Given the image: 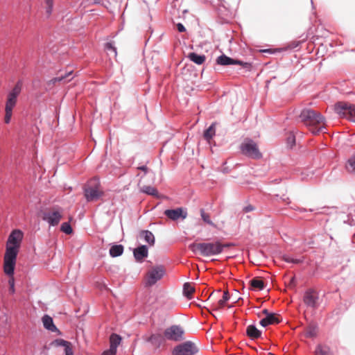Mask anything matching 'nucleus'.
Instances as JSON below:
<instances>
[{"label":"nucleus","instance_id":"43","mask_svg":"<svg viewBox=\"0 0 355 355\" xmlns=\"http://www.w3.org/2000/svg\"><path fill=\"white\" fill-rule=\"evenodd\" d=\"M300 175H301V179L302 180H306V176H309V173H307V170H305L304 171H302Z\"/></svg>","mask_w":355,"mask_h":355},{"label":"nucleus","instance_id":"9","mask_svg":"<svg viewBox=\"0 0 355 355\" xmlns=\"http://www.w3.org/2000/svg\"><path fill=\"white\" fill-rule=\"evenodd\" d=\"M184 331L181 327L172 325L165 329L164 336L166 340L178 342L184 339Z\"/></svg>","mask_w":355,"mask_h":355},{"label":"nucleus","instance_id":"31","mask_svg":"<svg viewBox=\"0 0 355 355\" xmlns=\"http://www.w3.org/2000/svg\"><path fill=\"white\" fill-rule=\"evenodd\" d=\"M200 216L203 221L208 225H210L213 227H215V224L211 220L209 215L207 213H205L204 209L200 210Z\"/></svg>","mask_w":355,"mask_h":355},{"label":"nucleus","instance_id":"38","mask_svg":"<svg viewBox=\"0 0 355 355\" xmlns=\"http://www.w3.org/2000/svg\"><path fill=\"white\" fill-rule=\"evenodd\" d=\"M71 73H72L71 71H69V73H66L65 76H60L56 77L52 80V82L53 83H55L57 82L62 81V80H65L69 76H70L71 74Z\"/></svg>","mask_w":355,"mask_h":355},{"label":"nucleus","instance_id":"37","mask_svg":"<svg viewBox=\"0 0 355 355\" xmlns=\"http://www.w3.org/2000/svg\"><path fill=\"white\" fill-rule=\"evenodd\" d=\"M306 336L308 337V338H313L314 336H315L316 335V331H315V329L314 327H309L308 329L306 330Z\"/></svg>","mask_w":355,"mask_h":355},{"label":"nucleus","instance_id":"30","mask_svg":"<svg viewBox=\"0 0 355 355\" xmlns=\"http://www.w3.org/2000/svg\"><path fill=\"white\" fill-rule=\"evenodd\" d=\"M282 259L287 263H291L293 264H298L300 263H302L303 261L302 259L294 258L288 254H284L282 256Z\"/></svg>","mask_w":355,"mask_h":355},{"label":"nucleus","instance_id":"7","mask_svg":"<svg viewBox=\"0 0 355 355\" xmlns=\"http://www.w3.org/2000/svg\"><path fill=\"white\" fill-rule=\"evenodd\" d=\"M85 196L87 201H96L103 195V191L99 189V184L97 180H92L87 186L85 187Z\"/></svg>","mask_w":355,"mask_h":355},{"label":"nucleus","instance_id":"25","mask_svg":"<svg viewBox=\"0 0 355 355\" xmlns=\"http://www.w3.org/2000/svg\"><path fill=\"white\" fill-rule=\"evenodd\" d=\"M250 286L258 291H261L264 288L265 284L263 280L259 278H254L250 280Z\"/></svg>","mask_w":355,"mask_h":355},{"label":"nucleus","instance_id":"13","mask_svg":"<svg viewBox=\"0 0 355 355\" xmlns=\"http://www.w3.org/2000/svg\"><path fill=\"white\" fill-rule=\"evenodd\" d=\"M164 214L172 220H177L180 218L184 219L187 216V212L181 207L175 209H166L164 211Z\"/></svg>","mask_w":355,"mask_h":355},{"label":"nucleus","instance_id":"42","mask_svg":"<svg viewBox=\"0 0 355 355\" xmlns=\"http://www.w3.org/2000/svg\"><path fill=\"white\" fill-rule=\"evenodd\" d=\"M177 29L180 33L184 32L186 31L184 25L182 24H181V23H178L177 24Z\"/></svg>","mask_w":355,"mask_h":355},{"label":"nucleus","instance_id":"22","mask_svg":"<svg viewBox=\"0 0 355 355\" xmlns=\"http://www.w3.org/2000/svg\"><path fill=\"white\" fill-rule=\"evenodd\" d=\"M187 57L191 61L199 65L203 64L206 60L205 55H198L193 52L189 53Z\"/></svg>","mask_w":355,"mask_h":355},{"label":"nucleus","instance_id":"21","mask_svg":"<svg viewBox=\"0 0 355 355\" xmlns=\"http://www.w3.org/2000/svg\"><path fill=\"white\" fill-rule=\"evenodd\" d=\"M121 341V338L120 336L116 334H111L110 337V348L116 352L117 347L120 345Z\"/></svg>","mask_w":355,"mask_h":355},{"label":"nucleus","instance_id":"46","mask_svg":"<svg viewBox=\"0 0 355 355\" xmlns=\"http://www.w3.org/2000/svg\"><path fill=\"white\" fill-rule=\"evenodd\" d=\"M240 299H241V298H240V297H239L237 300H236V299L234 300V303H236V301H237V300H239Z\"/></svg>","mask_w":355,"mask_h":355},{"label":"nucleus","instance_id":"17","mask_svg":"<svg viewBox=\"0 0 355 355\" xmlns=\"http://www.w3.org/2000/svg\"><path fill=\"white\" fill-rule=\"evenodd\" d=\"M133 255L137 262L141 263L148 255V250L146 245H141L133 250Z\"/></svg>","mask_w":355,"mask_h":355},{"label":"nucleus","instance_id":"16","mask_svg":"<svg viewBox=\"0 0 355 355\" xmlns=\"http://www.w3.org/2000/svg\"><path fill=\"white\" fill-rule=\"evenodd\" d=\"M263 313L266 315V317L260 321V324L263 327L270 324H278L280 322L277 315L275 313H270L267 309H264Z\"/></svg>","mask_w":355,"mask_h":355},{"label":"nucleus","instance_id":"11","mask_svg":"<svg viewBox=\"0 0 355 355\" xmlns=\"http://www.w3.org/2000/svg\"><path fill=\"white\" fill-rule=\"evenodd\" d=\"M62 218V212L60 209H53L44 213L42 219L51 226L58 225Z\"/></svg>","mask_w":355,"mask_h":355},{"label":"nucleus","instance_id":"29","mask_svg":"<svg viewBox=\"0 0 355 355\" xmlns=\"http://www.w3.org/2000/svg\"><path fill=\"white\" fill-rule=\"evenodd\" d=\"M162 338L160 334H153L148 338V341L153 345L159 347L162 343Z\"/></svg>","mask_w":355,"mask_h":355},{"label":"nucleus","instance_id":"8","mask_svg":"<svg viewBox=\"0 0 355 355\" xmlns=\"http://www.w3.org/2000/svg\"><path fill=\"white\" fill-rule=\"evenodd\" d=\"M165 270L162 266L153 267L146 274V285L152 286L160 280L164 275Z\"/></svg>","mask_w":355,"mask_h":355},{"label":"nucleus","instance_id":"33","mask_svg":"<svg viewBox=\"0 0 355 355\" xmlns=\"http://www.w3.org/2000/svg\"><path fill=\"white\" fill-rule=\"evenodd\" d=\"M60 230L62 232L67 234H70L72 233V228L69 223H63L61 225Z\"/></svg>","mask_w":355,"mask_h":355},{"label":"nucleus","instance_id":"12","mask_svg":"<svg viewBox=\"0 0 355 355\" xmlns=\"http://www.w3.org/2000/svg\"><path fill=\"white\" fill-rule=\"evenodd\" d=\"M216 63L220 65H230V64H239L243 66V67L250 69L251 68V64L248 62H243L242 61L232 59L225 55H221L218 57L216 60Z\"/></svg>","mask_w":355,"mask_h":355},{"label":"nucleus","instance_id":"14","mask_svg":"<svg viewBox=\"0 0 355 355\" xmlns=\"http://www.w3.org/2000/svg\"><path fill=\"white\" fill-rule=\"evenodd\" d=\"M52 345L55 347H62L64 355H73L72 344L61 338L55 340Z\"/></svg>","mask_w":355,"mask_h":355},{"label":"nucleus","instance_id":"19","mask_svg":"<svg viewBox=\"0 0 355 355\" xmlns=\"http://www.w3.org/2000/svg\"><path fill=\"white\" fill-rule=\"evenodd\" d=\"M246 334L251 339H256L261 336V332L252 324L247 327Z\"/></svg>","mask_w":355,"mask_h":355},{"label":"nucleus","instance_id":"15","mask_svg":"<svg viewBox=\"0 0 355 355\" xmlns=\"http://www.w3.org/2000/svg\"><path fill=\"white\" fill-rule=\"evenodd\" d=\"M318 296L313 290L306 291L304 295V302L308 306L315 308L318 305Z\"/></svg>","mask_w":355,"mask_h":355},{"label":"nucleus","instance_id":"45","mask_svg":"<svg viewBox=\"0 0 355 355\" xmlns=\"http://www.w3.org/2000/svg\"><path fill=\"white\" fill-rule=\"evenodd\" d=\"M253 210V207L251 205L247 206L244 208L245 212H249Z\"/></svg>","mask_w":355,"mask_h":355},{"label":"nucleus","instance_id":"28","mask_svg":"<svg viewBox=\"0 0 355 355\" xmlns=\"http://www.w3.org/2000/svg\"><path fill=\"white\" fill-rule=\"evenodd\" d=\"M194 288L189 284L185 283L183 286V294L188 299H191L192 294L194 292Z\"/></svg>","mask_w":355,"mask_h":355},{"label":"nucleus","instance_id":"35","mask_svg":"<svg viewBox=\"0 0 355 355\" xmlns=\"http://www.w3.org/2000/svg\"><path fill=\"white\" fill-rule=\"evenodd\" d=\"M46 3V12L47 16H50L53 7V1H45Z\"/></svg>","mask_w":355,"mask_h":355},{"label":"nucleus","instance_id":"34","mask_svg":"<svg viewBox=\"0 0 355 355\" xmlns=\"http://www.w3.org/2000/svg\"><path fill=\"white\" fill-rule=\"evenodd\" d=\"M105 49L108 54L112 53L113 57L116 56V49L111 43L105 44Z\"/></svg>","mask_w":355,"mask_h":355},{"label":"nucleus","instance_id":"6","mask_svg":"<svg viewBox=\"0 0 355 355\" xmlns=\"http://www.w3.org/2000/svg\"><path fill=\"white\" fill-rule=\"evenodd\" d=\"M334 110L340 116L355 122V105L338 102L335 105Z\"/></svg>","mask_w":355,"mask_h":355},{"label":"nucleus","instance_id":"18","mask_svg":"<svg viewBox=\"0 0 355 355\" xmlns=\"http://www.w3.org/2000/svg\"><path fill=\"white\" fill-rule=\"evenodd\" d=\"M139 236L148 243L150 245H153L155 243V236L153 234L148 230H143L139 233Z\"/></svg>","mask_w":355,"mask_h":355},{"label":"nucleus","instance_id":"1","mask_svg":"<svg viewBox=\"0 0 355 355\" xmlns=\"http://www.w3.org/2000/svg\"><path fill=\"white\" fill-rule=\"evenodd\" d=\"M23 239V233L19 230H13L8 236L3 258V271L6 275H14L17 257Z\"/></svg>","mask_w":355,"mask_h":355},{"label":"nucleus","instance_id":"39","mask_svg":"<svg viewBox=\"0 0 355 355\" xmlns=\"http://www.w3.org/2000/svg\"><path fill=\"white\" fill-rule=\"evenodd\" d=\"M287 144L290 147H293L295 144V138L293 135H291L287 138Z\"/></svg>","mask_w":355,"mask_h":355},{"label":"nucleus","instance_id":"3","mask_svg":"<svg viewBox=\"0 0 355 355\" xmlns=\"http://www.w3.org/2000/svg\"><path fill=\"white\" fill-rule=\"evenodd\" d=\"M227 246V245L221 244L220 242L193 243L189 245V248L193 252H199L202 256L209 257L221 253L224 248Z\"/></svg>","mask_w":355,"mask_h":355},{"label":"nucleus","instance_id":"2","mask_svg":"<svg viewBox=\"0 0 355 355\" xmlns=\"http://www.w3.org/2000/svg\"><path fill=\"white\" fill-rule=\"evenodd\" d=\"M302 121L309 127H314L320 125L318 128H313L311 129L313 134H318L322 132L324 127L321 124L324 122V117L319 113L311 109H304L300 115Z\"/></svg>","mask_w":355,"mask_h":355},{"label":"nucleus","instance_id":"5","mask_svg":"<svg viewBox=\"0 0 355 355\" xmlns=\"http://www.w3.org/2000/svg\"><path fill=\"white\" fill-rule=\"evenodd\" d=\"M241 151L245 156L259 159L262 157V154L259 150L257 144L252 139H245L240 146Z\"/></svg>","mask_w":355,"mask_h":355},{"label":"nucleus","instance_id":"4","mask_svg":"<svg viewBox=\"0 0 355 355\" xmlns=\"http://www.w3.org/2000/svg\"><path fill=\"white\" fill-rule=\"evenodd\" d=\"M22 83L18 81L12 89L8 94L5 105L4 122L9 123L11 121L12 110L15 107L17 101V97L21 93Z\"/></svg>","mask_w":355,"mask_h":355},{"label":"nucleus","instance_id":"27","mask_svg":"<svg viewBox=\"0 0 355 355\" xmlns=\"http://www.w3.org/2000/svg\"><path fill=\"white\" fill-rule=\"evenodd\" d=\"M230 299V296L228 291H224L223 297H222V299L218 300L215 309L218 310V309L223 308L225 306L227 301L229 300Z\"/></svg>","mask_w":355,"mask_h":355},{"label":"nucleus","instance_id":"41","mask_svg":"<svg viewBox=\"0 0 355 355\" xmlns=\"http://www.w3.org/2000/svg\"><path fill=\"white\" fill-rule=\"evenodd\" d=\"M116 354V352L110 348L109 349L104 351L101 355H115Z\"/></svg>","mask_w":355,"mask_h":355},{"label":"nucleus","instance_id":"23","mask_svg":"<svg viewBox=\"0 0 355 355\" xmlns=\"http://www.w3.org/2000/svg\"><path fill=\"white\" fill-rule=\"evenodd\" d=\"M123 246L122 245H114L110 249V254L112 257L121 256L123 252Z\"/></svg>","mask_w":355,"mask_h":355},{"label":"nucleus","instance_id":"24","mask_svg":"<svg viewBox=\"0 0 355 355\" xmlns=\"http://www.w3.org/2000/svg\"><path fill=\"white\" fill-rule=\"evenodd\" d=\"M345 167L347 172L355 174V153L348 159Z\"/></svg>","mask_w":355,"mask_h":355},{"label":"nucleus","instance_id":"10","mask_svg":"<svg viewBox=\"0 0 355 355\" xmlns=\"http://www.w3.org/2000/svg\"><path fill=\"white\" fill-rule=\"evenodd\" d=\"M198 352L196 345L191 341H187L176 346L173 350V355H194Z\"/></svg>","mask_w":355,"mask_h":355},{"label":"nucleus","instance_id":"44","mask_svg":"<svg viewBox=\"0 0 355 355\" xmlns=\"http://www.w3.org/2000/svg\"><path fill=\"white\" fill-rule=\"evenodd\" d=\"M137 169L139 170H141L142 171L144 172V175L148 173V168H147L146 166H139L137 168Z\"/></svg>","mask_w":355,"mask_h":355},{"label":"nucleus","instance_id":"20","mask_svg":"<svg viewBox=\"0 0 355 355\" xmlns=\"http://www.w3.org/2000/svg\"><path fill=\"white\" fill-rule=\"evenodd\" d=\"M42 322H43L44 327L46 329H48L51 331H53V332L57 331V328L53 324V319L49 315H45L42 318Z\"/></svg>","mask_w":355,"mask_h":355},{"label":"nucleus","instance_id":"26","mask_svg":"<svg viewBox=\"0 0 355 355\" xmlns=\"http://www.w3.org/2000/svg\"><path fill=\"white\" fill-rule=\"evenodd\" d=\"M216 130H215V123H212L204 132V138L209 141L210 139L213 138L215 135Z\"/></svg>","mask_w":355,"mask_h":355},{"label":"nucleus","instance_id":"36","mask_svg":"<svg viewBox=\"0 0 355 355\" xmlns=\"http://www.w3.org/2000/svg\"><path fill=\"white\" fill-rule=\"evenodd\" d=\"M8 284L10 286L9 291L11 293H15V279L13 277V275L9 276Z\"/></svg>","mask_w":355,"mask_h":355},{"label":"nucleus","instance_id":"32","mask_svg":"<svg viewBox=\"0 0 355 355\" xmlns=\"http://www.w3.org/2000/svg\"><path fill=\"white\" fill-rule=\"evenodd\" d=\"M142 192L151 196H156L157 191L155 187L150 186H145L141 189Z\"/></svg>","mask_w":355,"mask_h":355},{"label":"nucleus","instance_id":"40","mask_svg":"<svg viewBox=\"0 0 355 355\" xmlns=\"http://www.w3.org/2000/svg\"><path fill=\"white\" fill-rule=\"evenodd\" d=\"M318 355H331L328 349L318 347L317 349Z\"/></svg>","mask_w":355,"mask_h":355}]
</instances>
